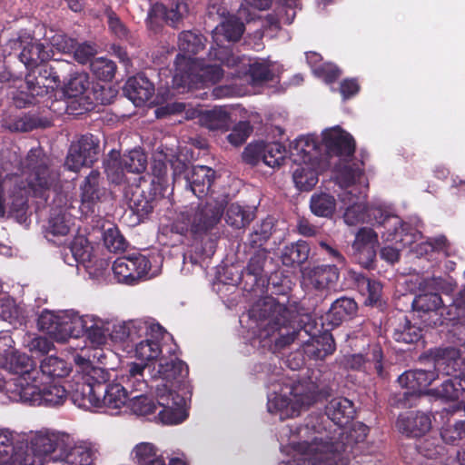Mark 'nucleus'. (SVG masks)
I'll use <instances>...</instances> for the list:
<instances>
[{
	"instance_id": "680f3d73",
	"label": "nucleus",
	"mask_w": 465,
	"mask_h": 465,
	"mask_svg": "<svg viewBox=\"0 0 465 465\" xmlns=\"http://www.w3.org/2000/svg\"><path fill=\"white\" fill-rule=\"evenodd\" d=\"M247 74L252 84H260L272 79V73L269 65L263 62L255 61L250 64Z\"/></svg>"
},
{
	"instance_id": "603ef678",
	"label": "nucleus",
	"mask_w": 465,
	"mask_h": 465,
	"mask_svg": "<svg viewBox=\"0 0 465 465\" xmlns=\"http://www.w3.org/2000/svg\"><path fill=\"white\" fill-rule=\"evenodd\" d=\"M158 452L159 449L154 443L142 441L134 446L131 451V457L136 463L146 465L149 461H152L153 459L163 457V455H158Z\"/></svg>"
},
{
	"instance_id": "774afa93",
	"label": "nucleus",
	"mask_w": 465,
	"mask_h": 465,
	"mask_svg": "<svg viewBox=\"0 0 465 465\" xmlns=\"http://www.w3.org/2000/svg\"><path fill=\"white\" fill-rule=\"evenodd\" d=\"M354 260L363 268L371 269L374 266L376 259V247H364L352 248Z\"/></svg>"
},
{
	"instance_id": "c85d7f7f",
	"label": "nucleus",
	"mask_w": 465,
	"mask_h": 465,
	"mask_svg": "<svg viewBox=\"0 0 465 465\" xmlns=\"http://www.w3.org/2000/svg\"><path fill=\"white\" fill-rule=\"evenodd\" d=\"M364 161L351 162V158L348 160H340L334 165V173L337 183L341 187H349L358 181L363 175Z\"/></svg>"
},
{
	"instance_id": "412c9836",
	"label": "nucleus",
	"mask_w": 465,
	"mask_h": 465,
	"mask_svg": "<svg viewBox=\"0 0 465 465\" xmlns=\"http://www.w3.org/2000/svg\"><path fill=\"white\" fill-rule=\"evenodd\" d=\"M26 445L25 432L0 427V465H16L15 459Z\"/></svg>"
},
{
	"instance_id": "7ed1b4c3",
	"label": "nucleus",
	"mask_w": 465,
	"mask_h": 465,
	"mask_svg": "<svg viewBox=\"0 0 465 465\" xmlns=\"http://www.w3.org/2000/svg\"><path fill=\"white\" fill-rule=\"evenodd\" d=\"M27 178L17 174H5L0 172V218L5 216V201L9 200L10 213L23 217L28 209V197H45L57 179L50 168V160L41 148L31 149L25 158Z\"/></svg>"
},
{
	"instance_id": "4be33fe9",
	"label": "nucleus",
	"mask_w": 465,
	"mask_h": 465,
	"mask_svg": "<svg viewBox=\"0 0 465 465\" xmlns=\"http://www.w3.org/2000/svg\"><path fill=\"white\" fill-rule=\"evenodd\" d=\"M382 351L380 345L373 344L369 347L368 351L351 354L344 358L343 364L346 368L357 371H369L373 368L378 375L382 376Z\"/></svg>"
},
{
	"instance_id": "393cba45",
	"label": "nucleus",
	"mask_w": 465,
	"mask_h": 465,
	"mask_svg": "<svg viewBox=\"0 0 465 465\" xmlns=\"http://www.w3.org/2000/svg\"><path fill=\"white\" fill-rule=\"evenodd\" d=\"M371 212L378 227L385 230L381 232L387 240L402 241L401 236L408 224L403 223L401 217L391 214L381 208H373Z\"/></svg>"
},
{
	"instance_id": "b1692460",
	"label": "nucleus",
	"mask_w": 465,
	"mask_h": 465,
	"mask_svg": "<svg viewBox=\"0 0 465 465\" xmlns=\"http://www.w3.org/2000/svg\"><path fill=\"white\" fill-rule=\"evenodd\" d=\"M215 179V171L205 165L193 166L185 175L187 184L199 199L208 194Z\"/></svg>"
},
{
	"instance_id": "f257e3e1",
	"label": "nucleus",
	"mask_w": 465,
	"mask_h": 465,
	"mask_svg": "<svg viewBox=\"0 0 465 465\" xmlns=\"http://www.w3.org/2000/svg\"><path fill=\"white\" fill-rule=\"evenodd\" d=\"M100 356L89 348L74 353L76 372L71 381V400L86 411H119L125 408L130 395L145 388L144 367L131 362L118 371H110L93 365L92 359Z\"/></svg>"
},
{
	"instance_id": "1a4fd4ad",
	"label": "nucleus",
	"mask_w": 465,
	"mask_h": 465,
	"mask_svg": "<svg viewBox=\"0 0 465 465\" xmlns=\"http://www.w3.org/2000/svg\"><path fill=\"white\" fill-rule=\"evenodd\" d=\"M267 400L268 411L284 420L298 416L316 397L302 383L277 382L271 385Z\"/></svg>"
},
{
	"instance_id": "72a5a7b5",
	"label": "nucleus",
	"mask_w": 465,
	"mask_h": 465,
	"mask_svg": "<svg viewBox=\"0 0 465 465\" xmlns=\"http://www.w3.org/2000/svg\"><path fill=\"white\" fill-rule=\"evenodd\" d=\"M334 351V340L331 334L326 331L319 336H312L303 344L304 353L314 360H323Z\"/></svg>"
},
{
	"instance_id": "ea45409f",
	"label": "nucleus",
	"mask_w": 465,
	"mask_h": 465,
	"mask_svg": "<svg viewBox=\"0 0 465 465\" xmlns=\"http://www.w3.org/2000/svg\"><path fill=\"white\" fill-rule=\"evenodd\" d=\"M412 252L417 257L428 256L431 253H441L445 257L450 256V243L445 235L429 237L424 242L415 244Z\"/></svg>"
},
{
	"instance_id": "e433bc0d",
	"label": "nucleus",
	"mask_w": 465,
	"mask_h": 465,
	"mask_svg": "<svg viewBox=\"0 0 465 465\" xmlns=\"http://www.w3.org/2000/svg\"><path fill=\"white\" fill-rule=\"evenodd\" d=\"M353 403L343 397L332 399L326 406V414L336 425L347 424L354 416Z\"/></svg>"
},
{
	"instance_id": "09e8293b",
	"label": "nucleus",
	"mask_w": 465,
	"mask_h": 465,
	"mask_svg": "<svg viewBox=\"0 0 465 465\" xmlns=\"http://www.w3.org/2000/svg\"><path fill=\"white\" fill-rule=\"evenodd\" d=\"M71 75L69 81L64 85V93L70 98H77L84 95L90 87L89 75L86 73H74L72 71L67 74Z\"/></svg>"
},
{
	"instance_id": "052dcab7",
	"label": "nucleus",
	"mask_w": 465,
	"mask_h": 465,
	"mask_svg": "<svg viewBox=\"0 0 465 465\" xmlns=\"http://www.w3.org/2000/svg\"><path fill=\"white\" fill-rule=\"evenodd\" d=\"M165 17L172 25L180 22L189 13L190 0H167Z\"/></svg>"
},
{
	"instance_id": "a19ab883",
	"label": "nucleus",
	"mask_w": 465,
	"mask_h": 465,
	"mask_svg": "<svg viewBox=\"0 0 465 465\" xmlns=\"http://www.w3.org/2000/svg\"><path fill=\"white\" fill-rule=\"evenodd\" d=\"M201 124L209 130L227 131L230 125V114L223 107H214L201 113L199 116Z\"/></svg>"
},
{
	"instance_id": "4d7b16f0",
	"label": "nucleus",
	"mask_w": 465,
	"mask_h": 465,
	"mask_svg": "<svg viewBox=\"0 0 465 465\" xmlns=\"http://www.w3.org/2000/svg\"><path fill=\"white\" fill-rule=\"evenodd\" d=\"M120 160L127 173H142L146 169L147 157L140 150H132L120 157Z\"/></svg>"
},
{
	"instance_id": "49530a36",
	"label": "nucleus",
	"mask_w": 465,
	"mask_h": 465,
	"mask_svg": "<svg viewBox=\"0 0 465 465\" xmlns=\"http://www.w3.org/2000/svg\"><path fill=\"white\" fill-rule=\"evenodd\" d=\"M92 250L91 243L84 235L75 236L68 247L73 262L84 266H88V263L92 262Z\"/></svg>"
},
{
	"instance_id": "6e6d98bb",
	"label": "nucleus",
	"mask_w": 465,
	"mask_h": 465,
	"mask_svg": "<svg viewBox=\"0 0 465 465\" xmlns=\"http://www.w3.org/2000/svg\"><path fill=\"white\" fill-rule=\"evenodd\" d=\"M154 199L146 197L143 193H134L130 199V208L137 216L138 222H143L149 214L153 213L154 208Z\"/></svg>"
},
{
	"instance_id": "9d476101",
	"label": "nucleus",
	"mask_w": 465,
	"mask_h": 465,
	"mask_svg": "<svg viewBox=\"0 0 465 465\" xmlns=\"http://www.w3.org/2000/svg\"><path fill=\"white\" fill-rule=\"evenodd\" d=\"M244 252L250 257L239 277L242 291H267L270 285L272 288L282 287L281 291H285V282H290V280L283 277L281 272L268 274L265 271L266 264L272 260L267 248L252 249L250 252L247 249Z\"/></svg>"
},
{
	"instance_id": "cd10ccee",
	"label": "nucleus",
	"mask_w": 465,
	"mask_h": 465,
	"mask_svg": "<svg viewBox=\"0 0 465 465\" xmlns=\"http://www.w3.org/2000/svg\"><path fill=\"white\" fill-rule=\"evenodd\" d=\"M433 394L445 401H458V408L465 410V374L444 381Z\"/></svg>"
},
{
	"instance_id": "5701e85b",
	"label": "nucleus",
	"mask_w": 465,
	"mask_h": 465,
	"mask_svg": "<svg viewBox=\"0 0 465 465\" xmlns=\"http://www.w3.org/2000/svg\"><path fill=\"white\" fill-rule=\"evenodd\" d=\"M245 32V25L237 15L223 16L222 22L213 31L214 44L219 42L237 43Z\"/></svg>"
},
{
	"instance_id": "8fccbe9b",
	"label": "nucleus",
	"mask_w": 465,
	"mask_h": 465,
	"mask_svg": "<svg viewBox=\"0 0 465 465\" xmlns=\"http://www.w3.org/2000/svg\"><path fill=\"white\" fill-rule=\"evenodd\" d=\"M103 242L104 247L114 253L124 252L128 246V242L115 225L104 230Z\"/></svg>"
},
{
	"instance_id": "79ce46f5",
	"label": "nucleus",
	"mask_w": 465,
	"mask_h": 465,
	"mask_svg": "<svg viewBox=\"0 0 465 465\" xmlns=\"http://www.w3.org/2000/svg\"><path fill=\"white\" fill-rule=\"evenodd\" d=\"M310 210L318 217L331 218L336 210V200L327 193H314L310 199Z\"/></svg>"
},
{
	"instance_id": "39448f33",
	"label": "nucleus",
	"mask_w": 465,
	"mask_h": 465,
	"mask_svg": "<svg viewBox=\"0 0 465 465\" xmlns=\"http://www.w3.org/2000/svg\"><path fill=\"white\" fill-rule=\"evenodd\" d=\"M225 210V203L209 199L190 206L182 212L171 225V232L192 240L190 251L183 261L197 264L200 260L211 258L216 251L217 237L212 230L219 223Z\"/></svg>"
},
{
	"instance_id": "0eeeda50",
	"label": "nucleus",
	"mask_w": 465,
	"mask_h": 465,
	"mask_svg": "<svg viewBox=\"0 0 465 465\" xmlns=\"http://www.w3.org/2000/svg\"><path fill=\"white\" fill-rule=\"evenodd\" d=\"M165 330L153 319H134L114 322L110 334L112 342L123 351L132 353L133 356L143 363L158 360L153 366L157 370L162 359L160 340L163 338ZM167 361L177 360L176 357L166 358ZM142 365V363H140ZM145 368V364H143Z\"/></svg>"
},
{
	"instance_id": "6e6552de",
	"label": "nucleus",
	"mask_w": 465,
	"mask_h": 465,
	"mask_svg": "<svg viewBox=\"0 0 465 465\" xmlns=\"http://www.w3.org/2000/svg\"><path fill=\"white\" fill-rule=\"evenodd\" d=\"M27 445L38 455L55 465H91L92 450L67 432L43 428L26 434Z\"/></svg>"
},
{
	"instance_id": "2f4dec72",
	"label": "nucleus",
	"mask_w": 465,
	"mask_h": 465,
	"mask_svg": "<svg viewBox=\"0 0 465 465\" xmlns=\"http://www.w3.org/2000/svg\"><path fill=\"white\" fill-rule=\"evenodd\" d=\"M274 232L275 223L272 217H267L260 223H256L243 243L244 252H247V249L250 252L252 249L265 248L264 245Z\"/></svg>"
},
{
	"instance_id": "f704fd0d",
	"label": "nucleus",
	"mask_w": 465,
	"mask_h": 465,
	"mask_svg": "<svg viewBox=\"0 0 465 465\" xmlns=\"http://www.w3.org/2000/svg\"><path fill=\"white\" fill-rule=\"evenodd\" d=\"M50 52L45 44L31 38L24 46L19 54L20 61L29 69L46 64Z\"/></svg>"
},
{
	"instance_id": "f03ea898",
	"label": "nucleus",
	"mask_w": 465,
	"mask_h": 465,
	"mask_svg": "<svg viewBox=\"0 0 465 465\" xmlns=\"http://www.w3.org/2000/svg\"><path fill=\"white\" fill-rule=\"evenodd\" d=\"M187 366L182 361L162 359L157 370H152V384L145 380L143 391L129 396L125 408L137 416L155 412L165 425H177L187 420L192 395L190 383L185 380Z\"/></svg>"
},
{
	"instance_id": "6ab92c4d",
	"label": "nucleus",
	"mask_w": 465,
	"mask_h": 465,
	"mask_svg": "<svg viewBox=\"0 0 465 465\" xmlns=\"http://www.w3.org/2000/svg\"><path fill=\"white\" fill-rule=\"evenodd\" d=\"M322 143L327 154L339 161L351 158L356 149L353 136L338 125L322 132Z\"/></svg>"
},
{
	"instance_id": "ddd939ff",
	"label": "nucleus",
	"mask_w": 465,
	"mask_h": 465,
	"mask_svg": "<svg viewBox=\"0 0 465 465\" xmlns=\"http://www.w3.org/2000/svg\"><path fill=\"white\" fill-rule=\"evenodd\" d=\"M74 64L64 60H54L31 68L25 75V85L35 94L44 97L58 88Z\"/></svg>"
},
{
	"instance_id": "4468645a",
	"label": "nucleus",
	"mask_w": 465,
	"mask_h": 465,
	"mask_svg": "<svg viewBox=\"0 0 465 465\" xmlns=\"http://www.w3.org/2000/svg\"><path fill=\"white\" fill-rule=\"evenodd\" d=\"M7 371L14 378L6 382V393L10 400L19 401L31 385L39 381V371L34 361L25 353L12 351L6 361Z\"/></svg>"
},
{
	"instance_id": "aec40b11",
	"label": "nucleus",
	"mask_w": 465,
	"mask_h": 465,
	"mask_svg": "<svg viewBox=\"0 0 465 465\" xmlns=\"http://www.w3.org/2000/svg\"><path fill=\"white\" fill-rule=\"evenodd\" d=\"M104 178L97 170H92L80 185V209L84 214L94 213L106 195Z\"/></svg>"
},
{
	"instance_id": "20e7f679",
	"label": "nucleus",
	"mask_w": 465,
	"mask_h": 465,
	"mask_svg": "<svg viewBox=\"0 0 465 465\" xmlns=\"http://www.w3.org/2000/svg\"><path fill=\"white\" fill-rule=\"evenodd\" d=\"M248 328L252 345L278 351L292 343L301 334L302 322L271 296L257 301L248 312Z\"/></svg>"
},
{
	"instance_id": "a211bd4d",
	"label": "nucleus",
	"mask_w": 465,
	"mask_h": 465,
	"mask_svg": "<svg viewBox=\"0 0 465 465\" xmlns=\"http://www.w3.org/2000/svg\"><path fill=\"white\" fill-rule=\"evenodd\" d=\"M99 140L93 134L82 135L72 143L65 164L69 170L78 172L84 166H91L97 159Z\"/></svg>"
},
{
	"instance_id": "423d86ee",
	"label": "nucleus",
	"mask_w": 465,
	"mask_h": 465,
	"mask_svg": "<svg viewBox=\"0 0 465 465\" xmlns=\"http://www.w3.org/2000/svg\"><path fill=\"white\" fill-rule=\"evenodd\" d=\"M323 434L309 424L282 428L279 440L286 458L281 465H331L345 447L340 442L323 441Z\"/></svg>"
},
{
	"instance_id": "a18cd8bd",
	"label": "nucleus",
	"mask_w": 465,
	"mask_h": 465,
	"mask_svg": "<svg viewBox=\"0 0 465 465\" xmlns=\"http://www.w3.org/2000/svg\"><path fill=\"white\" fill-rule=\"evenodd\" d=\"M415 283L418 284L417 291H454L457 284L453 278L448 274L444 276H432L423 278L415 277Z\"/></svg>"
},
{
	"instance_id": "2eb2a0df",
	"label": "nucleus",
	"mask_w": 465,
	"mask_h": 465,
	"mask_svg": "<svg viewBox=\"0 0 465 465\" xmlns=\"http://www.w3.org/2000/svg\"><path fill=\"white\" fill-rule=\"evenodd\" d=\"M292 154H297L305 163L300 165L292 173V180L299 191L309 192L314 188L319 181L318 172L309 166L307 162L312 160V152L317 151V143L312 138L301 136L291 143Z\"/></svg>"
},
{
	"instance_id": "3c124183",
	"label": "nucleus",
	"mask_w": 465,
	"mask_h": 465,
	"mask_svg": "<svg viewBox=\"0 0 465 465\" xmlns=\"http://www.w3.org/2000/svg\"><path fill=\"white\" fill-rule=\"evenodd\" d=\"M286 156L285 146L281 143H263L262 163L269 167H280Z\"/></svg>"
},
{
	"instance_id": "f8f14e48",
	"label": "nucleus",
	"mask_w": 465,
	"mask_h": 465,
	"mask_svg": "<svg viewBox=\"0 0 465 465\" xmlns=\"http://www.w3.org/2000/svg\"><path fill=\"white\" fill-rule=\"evenodd\" d=\"M89 314L81 315L74 310H44L38 317L39 329L57 342H64L71 337H80L86 323L91 322Z\"/></svg>"
},
{
	"instance_id": "bf43d9fd",
	"label": "nucleus",
	"mask_w": 465,
	"mask_h": 465,
	"mask_svg": "<svg viewBox=\"0 0 465 465\" xmlns=\"http://www.w3.org/2000/svg\"><path fill=\"white\" fill-rule=\"evenodd\" d=\"M45 39L53 47L63 53H71L76 45L74 39L68 37L62 32H54L53 30L45 32Z\"/></svg>"
},
{
	"instance_id": "c03bdc74",
	"label": "nucleus",
	"mask_w": 465,
	"mask_h": 465,
	"mask_svg": "<svg viewBox=\"0 0 465 465\" xmlns=\"http://www.w3.org/2000/svg\"><path fill=\"white\" fill-rule=\"evenodd\" d=\"M45 121L33 114H24L20 116L9 117L5 121V128L11 132H22L26 133L37 129L39 127H45Z\"/></svg>"
},
{
	"instance_id": "a878e982",
	"label": "nucleus",
	"mask_w": 465,
	"mask_h": 465,
	"mask_svg": "<svg viewBox=\"0 0 465 465\" xmlns=\"http://www.w3.org/2000/svg\"><path fill=\"white\" fill-rule=\"evenodd\" d=\"M124 91L131 101L140 105L153 97L154 84L143 74H138L127 80Z\"/></svg>"
},
{
	"instance_id": "e2e57ef3",
	"label": "nucleus",
	"mask_w": 465,
	"mask_h": 465,
	"mask_svg": "<svg viewBox=\"0 0 465 465\" xmlns=\"http://www.w3.org/2000/svg\"><path fill=\"white\" fill-rule=\"evenodd\" d=\"M252 126L248 121H241L236 124L231 133L227 135V141L233 146H240L244 143L252 133Z\"/></svg>"
},
{
	"instance_id": "bb28decb",
	"label": "nucleus",
	"mask_w": 465,
	"mask_h": 465,
	"mask_svg": "<svg viewBox=\"0 0 465 465\" xmlns=\"http://www.w3.org/2000/svg\"><path fill=\"white\" fill-rule=\"evenodd\" d=\"M37 369L42 381H55L68 376L72 365L56 355H46L39 361Z\"/></svg>"
},
{
	"instance_id": "f3484780",
	"label": "nucleus",
	"mask_w": 465,
	"mask_h": 465,
	"mask_svg": "<svg viewBox=\"0 0 465 465\" xmlns=\"http://www.w3.org/2000/svg\"><path fill=\"white\" fill-rule=\"evenodd\" d=\"M68 395L63 385L52 381H42L39 377V381L33 383L19 401L33 406L58 407L67 401Z\"/></svg>"
},
{
	"instance_id": "37998d69",
	"label": "nucleus",
	"mask_w": 465,
	"mask_h": 465,
	"mask_svg": "<svg viewBox=\"0 0 465 465\" xmlns=\"http://www.w3.org/2000/svg\"><path fill=\"white\" fill-rule=\"evenodd\" d=\"M255 218L254 211L238 203H232L226 210L225 222L233 229H242L248 226Z\"/></svg>"
},
{
	"instance_id": "c9c22d12",
	"label": "nucleus",
	"mask_w": 465,
	"mask_h": 465,
	"mask_svg": "<svg viewBox=\"0 0 465 465\" xmlns=\"http://www.w3.org/2000/svg\"><path fill=\"white\" fill-rule=\"evenodd\" d=\"M88 319L91 320V322L86 323L84 333L86 334L87 339L94 346L99 347L105 345L109 340L112 341L110 334L114 323L110 331V322L108 321L93 314H89Z\"/></svg>"
},
{
	"instance_id": "864d4df0",
	"label": "nucleus",
	"mask_w": 465,
	"mask_h": 465,
	"mask_svg": "<svg viewBox=\"0 0 465 465\" xmlns=\"http://www.w3.org/2000/svg\"><path fill=\"white\" fill-rule=\"evenodd\" d=\"M117 66L115 63L105 57L95 58L90 64V70L99 80L110 82L114 77Z\"/></svg>"
},
{
	"instance_id": "de8ad7c7",
	"label": "nucleus",
	"mask_w": 465,
	"mask_h": 465,
	"mask_svg": "<svg viewBox=\"0 0 465 465\" xmlns=\"http://www.w3.org/2000/svg\"><path fill=\"white\" fill-rule=\"evenodd\" d=\"M224 42H219L213 45L208 53L209 59L212 61L219 62V65H226L228 67H234L241 62V58L235 55L232 48L229 45H223Z\"/></svg>"
},
{
	"instance_id": "69168bd1",
	"label": "nucleus",
	"mask_w": 465,
	"mask_h": 465,
	"mask_svg": "<svg viewBox=\"0 0 465 465\" xmlns=\"http://www.w3.org/2000/svg\"><path fill=\"white\" fill-rule=\"evenodd\" d=\"M74 53V58L82 64H85L94 61V56L97 54V46L92 43H82L76 42L75 47L72 51Z\"/></svg>"
},
{
	"instance_id": "dca6fc26",
	"label": "nucleus",
	"mask_w": 465,
	"mask_h": 465,
	"mask_svg": "<svg viewBox=\"0 0 465 465\" xmlns=\"http://www.w3.org/2000/svg\"><path fill=\"white\" fill-rule=\"evenodd\" d=\"M152 262L149 257L134 252L117 258L112 266L115 280L119 283L135 285L154 275L151 272Z\"/></svg>"
},
{
	"instance_id": "13d9d810",
	"label": "nucleus",
	"mask_w": 465,
	"mask_h": 465,
	"mask_svg": "<svg viewBox=\"0 0 465 465\" xmlns=\"http://www.w3.org/2000/svg\"><path fill=\"white\" fill-rule=\"evenodd\" d=\"M69 219L62 211L54 210L49 217L46 227L47 235L65 236L70 231Z\"/></svg>"
},
{
	"instance_id": "4c0bfd02",
	"label": "nucleus",
	"mask_w": 465,
	"mask_h": 465,
	"mask_svg": "<svg viewBox=\"0 0 465 465\" xmlns=\"http://www.w3.org/2000/svg\"><path fill=\"white\" fill-rule=\"evenodd\" d=\"M205 44L206 38L202 34L193 30L183 31L178 37L180 53L176 55V58L180 55L193 58L194 55L204 49Z\"/></svg>"
},
{
	"instance_id": "c756f323",
	"label": "nucleus",
	"mask_w": 465,
	"mask_h": 465,
	"mask_svg": "<svg viewBox=\"0 0 465 465\" xmlns=\"http://www.w3.org/2000/svg\"><path fill=\"white\" fill-rule=\"evenodd\" d=\"M310 252L309 243L299 240L285 245L281 251L280 259L284 266L298 268L308 261Z\"/></svg>"
},
{
	"instance_id": "0e129e2a",
	"label": "nucleus",
	"mask_w": 465,
	"mask_h": 465,
	"mask_svg": "<svg viewBox=\"0 0 465 465\" xmlns=\"http://www.w3.org/2000/svg\"><path fill=\"white\" fill-rule=\"evenodd\" d=\"M422 336V330L420 327L411 325L409 322L402 329L394 331L393 337L396 341L404 343H413L418 341Z\"/></svg>"
},
{
	"instance_id": "473e14b6",
	"label": "nucleus",
	"mask_w": 465,
	"mask_h": 465,
	"mask_svg": "<svg viewBox=\"0 0 465 465\" xmlns=\"http://www.w3.org/2000/svg\"><path fill=\"white\" fill-rule=\"evenodd\" d=\"M398 428L413 437H419L428 432L431 428L430 417L423 412L401 415L397 420Z\"/></svg>"
},
{
	"instance_id": "338daca9",
	"label": "nucleus",
	"mask_w": 465,
	"mask_h": 465,
	"mask_svg": "<svg viewBox=\"0 0 465 465\" xmlns=\"http://www.w3.org/2000/svg\"><path fill=\"white\" fill-rule=\"evenodd\" d=\"M146 465H189L187 455L181 450H173L166 453V457L153 459Z\"/></svg>"
},
{
	"instance_id": "5fc2aeb1",
	"label": "nucleus",
	"mask_w": 465,
	"mask_h": 465,
	"mask_svg": "<svg viewBox=\"0 0 465 465\" xmlns=\"http://www.w3.org/2000/svg\"><path fill=\"white\" fill-rule=\"evenodd\" d=\"M364 203H355L348 206L343 213L344 223L350 226L363 223L367 217L372 216L371 210Z\"/></svg>"
},
{
	"instance_id": "58836bf2",
	"label": "nucleus",
	"mask_w": 465,
	"mask_h": 465,
	"mask_svg": "<svg viewBox=\"0 0 465 465\" xmlns=\"http://www.w3.org/2000/svg\"><path fill=\"white\" fill-rule=\"evenodd\" d=\"M339 275L336 265H322L311 272L309 280L316 291H330L338 282Z\"/></svg>"
},
{
	"instance_id": "7c9ffc66",
	"label": "nucleus",
	"mask_w": 465,
	"mask_h": 465,
	"mask_svg": "<svg viewBox=\"0 0 465 465\" xmlns=\"http://www.w3.org/2000/svg\"><path fill=\"white\" fill-rule=\"evenodd\" d=\"M442 303L440 292H420L412 301V307L414 310L429 312L430 322L441 325L445 322L438 317V311L444 310Z\"/></svg>"
},
{
	"instance_id": "9b49d317",
	"label": "nucleus",
	"mask_w": 465,
	"mask_h": 465,
	"mask_svg": "<svg viewBox=\"0 0 465 465\" xmlns=\"http://www.w3.org/2000/svg\"><path fill=\"white\" fill-rule=\"evenodd\" d=\"M223 76L218 64H203L201 67L194 58L183 55L175 58L173 84L180 92H189L217 84Z\"/></svg>"
}]
</instances>
